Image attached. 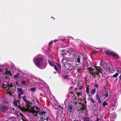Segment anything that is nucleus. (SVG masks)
<instances>
[{
    "label": "nucleus",
    "mask_w": 121,
    "mask_h": 121,
    "mask_svg": "<svg viewBox=\"0 0 121 121\" xmlns=\"http://www.w3.org/2000/svg\"><path fill=\"white\" fill-rule=\"evenodd\" d=\"M24 101L27 104L25 106V110L28 112L32 113L35 116H37L38 112V111L35 110L34 107L31 106V104L29 103V101L26 99Z\"/></svg>",
    "instance_id": "obj_1"
},
{
    "label": "nucleus",
    "mask_w": 121,
    "mask_h": 121,
    "mask_svg": "<svg viewBox=\"0 0 121 121\" xmlns=\"http://www.w3.org/2000/svg\"><path fill=\"white\" fill-rule=\"evenodd\" d=\"M95 69L96 71H95V69H93L91 67H89L87 69V72L93 75L96 74L98 75L99 73L100 72L101 73V68L99 67H96L95 68Z\"/></svg>",
    "instance_id": "obj_2"
},
{
    "label": "nucleus",
    "mask_w": 121,
    "mask_h": 121,
    "mask_svg": "<svg viewBox=\"0 0 121 121\" xmlns=\"http://www.w3.org/2000/svg\"><path fill=\"white\" fill-rule=\"evenodd\" d=\"M39 115L41 116L39 117V121H43L44 120H46L47 121H48V114L46 113V112L44 111L41 112L39 113Z\"/></svg>",
    "instance_id": "obj_3"
},
{
    "label": "nucleus",
    "mask_w": 121,
    "mask_h": 121,
    "mask_svg": "<svg viewBox=\"0 0 121 121\" xmlns=\"http://www.w3.org/2000/svg\"><path fill=\"white\" fill-rule=\"evenodd\" d=\"M13 86L12 85H9L7 83L6 84H4L3 85V87L6 90L7 93L10 95L12 94L11 92H12L11 87Z\"/></svg>",
    "instance_id": "obj_4"
},
{
    "label": "nucleus",
    "mask_w": 121,
    "mask_h": 121,
    "mask_svg": "<svg viewBox=\"0 0 121 121\" xmlns=\"http://www.w3.org/2000/svg\"><path fill=\"white\" fill-rule=\"evenodd\" d=\"M42 59L41 58H36L35 57L34 59V61L36 65L38 67L40 68L42 65Z\"/></svg>",
    "instance_id": "obj_5"
},
{
    "label": "nucleus",
    "mask_w": 121,
    "mask_h": 121,
    "mask_svg": "<svg viewBox=\"0 0 121 121\" xmlns=\"http://www.w3.org/2000/svg\"><path fill=\"white\" fill-rule=\"evenodd\" d=\"M7 104H8L7 102L5 101H3L1 102V105L0 106V110L1 112H4L6 110L4 108V106Z\"/></svg>",
    "instance_id": "obj_6"
},
{
    "label": "nucleus",
    "mask_w": 121,
    "mask_h": 121,
    "mask_svg": "<svg viewBox=\"0 0 121 121\" xmlns=\"http://www.w3.org/2000/svg\"><path fill=\"white\" fill-rule=\"evenodd\" d=\"M11 75V74L10 73V71H7L6 73L3 75V77H4L5 79L8 78V77H9Z\"/></svg>",
    "instance_id": "obj_7"
},
{
    "label": "nucleus",
    "mask_w": 121,
    "mask_h": 121,
    "mask_svg": "<svg viewBox=\"0 0 121 121\" xmlns=\"http://www.w3.org/2000/svg\"><path fill=\"white\" fill-rule=\"evenodd\" d=\"M73 105L71 104H69L68 105V111L70 112H72L73 111Z\"/></svg>",
    "instance_id": "obj_8"
},
{
    "label": "nucleus",
    "mask_w": 121,
    "mask_h": 121,
    "mask_svg": "<svg viewBox=\"0 0 121 121\" xmlns=\"http://www.w3.org/2000/svg\"><path fill=\"white\" fill-rule=\"evenodd\" d=\"M110 69V67L106 63L104 65L103 69H104L106 71H109Z\"/></svg>",
    "instance_id": "obj_9"
},
{
    "label": "nucleus",
    "mask_w": 121,
    "mask_h": 121,
    "mask_svg": "<svg viewBox=\"0 0 121 121\" xmlns=\"http://www.w3.org/2000/svg\"><path fill=\"white\" fill-rule=\"evenodd\" d=\"M19 103V100H14L13 102L14 105L15 106H17Z\"/></svg>",
    "instance_id": "obj_10"
},
{
    "label": "nucleus",
    "mask_w": 121,
    "mask_h": 121,
    "mask_svg": "<svg viewBox=\"0 0 121 121\" xmlns=\"http://www.w3.org/2000/svg\"><path fill=\"white\" fill-rule=\"evenodd\" d=\"M73 50L71 48H69L68 49V51H67V52L68 53H70L71 54H73L74 53L73 52Z\"/></svg>",
    "instance_id": "obj_11"
},
{
    "label": "nucleus",
    "mask_w": 121,
    "mask_h": 121,
    "mask_svg": "<svg viewBox=\"0 0 121 121\" xmlns=\"http://www.w3.org/2000/svg\"><path fill=\"white\" fill-rule=\"evenodd\" d=\"M77 89H76V91H77L76 93L77 94V96L78 97H79L80 96H81L82 95V93L81 92V91H77Z\"/></svg>",
    "instance_id": "obj_12"
},
{
    "label": "nucleus",
    "mask_w": 121,
    "mask_h": 121,
    "mask_svg": "<svg viewBox=\"0 0 121 121\" xmlns=\"http://www.w3.org/2000/svg\"><path fill=\"white\" fill-rule=\"evenodd\" d=\"M80 106V110L83 111L85 108V107L82 104H81L79 106Z\"/></svg>",
    "instance_id": "obj_13"
},
{
    "label": "nucleus",
    "mask_w": 121,
    "mask_h": 121,
    "mask_svg": "<svg viewBox=\"0 0 121 121\" xmlns=\"http://www.w3.org/2000/svg\"><path fill=\"white\" fill-rule=\"evenodd\" d=\"M17 91L19 93V94L21 95H22L24 93L23 91L21 88H19L18 89Z\"/></svg>",
    "instance_id": "obj_14"
},
{
    "label": "nucleus",
    "mask_w": 121,
    "mask_h": 121,
    "mask_svg": "<svg viewBox=\"0 0 121 121\" xmlns=\"http://www.w3.org/2000/svg\"><path fill=\"white\" fill-rule=\"evenodd\" d=\"M80 57L79 55H78V57L77 58L76 60L77 61V62L78 63L80 62Z\"/></svg>",
    "instance_id": "obj_15"
},
{
    "label": "nucleus",
    "mask_w": 121,
    "mask_h": 121,
    "mask_svg": "<svg viewBox=\"0 0 121 121\" xmlns=\"http://www.w3.org/2000/svg\"><path fill=\"white\" fill-rule=\"evenodd\" d=\"M96 91V89L95 88L94 89H92L91 92V94L93 95L95 93V92Z\"/></svg>",
    "instance_id": "obj_16"
},
{
    "label": "nucleus",
    "mask_w": 121,
    "mask_h": 121,
    "mask_svg": "<svg viewBox=\"0 0 121 121\" xmlns=\"http://www.w3.org/2000/svg\"><path fill=\"white\" fill-rule=\"evenodd\" d=\"M89 86H88L87 85H86V93H88V92H89Z\"/></svg>",
    "instance_id": "obj_17"
},
{
    "label": "nucleus",
    "mask_w": 121,
    "mask_h": 121,
    "mask_svg": "<svg viewBox=\"0 0 121 121\" xmlns=\"http://www.w3.org/2000/svg\"><path fill=\"white\" fill-rule=\"evenodd\" d=\"M103 96H104V99H106L108 96V93H106L105 94H104Z\"/></svg>",
    "instance_id": "obj_18"
},
{
    "label": "nucleus",
    "mask_w": 121,
    "mask_h": 121,
    "mask_svg": "<svg viewBox=\"0 0 121 121\" xmlns=\"http://www.w3.org/2000/svg\"><path fill=\"white\" fill-rule=\"evenodd\" d=\"M48 62L49 65L51 66H53L54 65V64L51 62H50L49 60H48Z\"/></svg>",
    "instance_id": "obj_19"
},
{
    "label": "nucleus",
    "mask_w": 121,
    "mask_h": 121,
    "mask_svg": "<svg viewBox=\"0 0 121 121\" xmlns=\"http://www.w3.org/2000/svg\"><path fill=\"white\" fill-rule=\"evenodd\" d=\"M111 54L113 56H115L117 54L115 53L114 52L112 51H111Z\"/></svg>",
    "instance_id": "obj_20"
},
{
    "label": "nucleus",
    "mask_w": 121,
    "mask_h": 121,
    "mask_svg": "<svg viewBox=\"0 0 121 121\" xmlns=\"http://www.w3.org/2000/svg\"><path fill=\"white\" fill-rule=\"evenodd\" d=\"M118 75V74L117 73H116L115 74L113 75V78L116 77Z\"/></svg>",
    "instance_id": "obj_21"
},
{
    "label": "nucleus",
    "mask_w": 121,
    "mask_h": 121,
    "mask_svg": "<svg viewBox=\"0 0 121 121\" xmlns=\"http://www.w3.org/2000/svg\"><path fill=\"white\" fill-rule=\"evenodd\" d=\"M96 99L97 100H98L100 99V97H99V95L98 94H97L96 95Z\"/></svg>",
    "instance_id": "obj_22"
},
{
    "label": "nucleus",
    "mask_w": 121,
    "mask_h": 121,
    "mask_svg": "<svg viewBox=\"0 0 121 121\" xmlns=\"http://www.w3.org/2000/svg\"><path fill=\"white\" fill-rule=\"evenodd\" d=\"M111 51H107L106 52V54L107 55H109L111 54Z\"/></svg>",
    "instance_id": "obj_23"
},
{
    "label": "nucleus",
    "mask_w": 121,
    "mask_h": 121,
    "mask_svg": "<svg viewBox=\"0 0 121 121\" xmlns=\"http://www.w3.org/2000/svg\"><path fill=\"white\" fill-rule=\"evenodd\" d=\"M107 104V103L106 102L104 101V103H103L102 106H105Z\"/></svg>",
    "instance_id": "obj_24"
},
{
    "label": "nucleus",
    "mask_w": 121,
    "mask_h": 121,
    "mask_svg": "<svg viewBox=\"0 0 121 121\" xmlns=\"http://www.w3.org/2000/svg\"><path fill=\"white\" fill-rule=\"evenodd\" d=\"M84 121H89V118L86 117L84 118Z\"/></svg>",
    "instance_id": "obj_25"
},
{
    "label": "nucleus",
    "mask_w": 121,
    "mask_h": 121,
    "mask_svg": "<svg viewBox=\"0 0 121 121\" xmlns=\"http://www.w3.org/2000/svg\"><path fill=\"white\" fill-rule=\"evenodd\" d=\"M30 90L32 91H34L35 90V88H32L30 89Z\"/></svg>",
    "instance_id": "obj_26"
},
{
    "label": "nucleus",
    "mask_w": 121,
    "mask_h": 121,
    "mask_svg": "<svg viewBox=\"0 0 121 121\" xmlns=\"http://www.w3.org/2000/svg\"><path fill=\"white\" fill-rule=\"evenodd\" d=\"M54 68L56 71H58V68L56 66H55L54 67Z\"/></svg>",
    "instance_id": "obj_27"
},
{
    "label": "nucleus",
    "mask_w": 121,
    "mask_h": 121,
    "mask_svg": "<svg viewBox=\"0 0 121 121\" xmlns=\"http://www.w3.org/2000/svg\"><path fill=\"white\" fill-rule=\"evenodd\" d=\"M94 86L96 88H97L99 86L98 85L96 84H95L94 85Z\"/></svg>",
    "instance_id": "obj_28"
},
{
    "label": "nucleus",
    "mask_w": 121,
    "mask_h": 121,
    "mask_svg": "<svg viewBox=\"0 0 121 121\" xmlns=\"http://www.w3.org/2000/svg\"><path fill=\"white\" fill-rule=\"evenodd\" d=\"M21 94H18V98H20L21 97Z\"/></svg>",
    "instance_id": "obj_29"
},
{
    "label": "nucleus",
    "mask_w": 121,
    "mask_h": 121,
    "mask_svg": "<svg viewBox=\"0 0 121 121\" xmlns=\"http://www.w3.org/2000/svg\"><path fill=\"white\" fill-rule=\"evenodd\" d=\"M23 99L24 101H25L26 100V97L25 96H24L23 97Z\"/></svg>",
    "instance_id": "obj_30"
},
{
    "label": "nucleus",
    "mask_w": 121,
    "mask_h": 121,
    "mask_svg": "<svg viewBox=\"0 0 121 121\" xmlns=\"http://www.w3.org/2000/svg\"><path fill=\"white\" fill-rule=\"evenodd\" d=\"M91 102H92V103H95V102L94 101V100L92 98H91Z\"/></svg>",
    "instance_id": "obj_31"
},
{
    "label": "nucleus",
    "mask_w": 121,
    "mask_h": 121,
    "mask_svg": "<svg viewBox=\"0 0 121 121\" xmlns=\"http://www.w3.org/2000/svg\"><path fill=\"white\" fill-rule=\"evenodd\" d=\"M56 64L58 67L60 68H61V66L58 63H57Z\"/></svg>",
    "instance_id": "obj_32"
},
{
    "label": "nucleus",
    "mask_w": 121,
    "mask_h": 121,
    "mask_svg": "<svg viewBox=\"0 0 121 121\" xmlns=\"http://www.w3.org/2000/svg\"><path fill=\"white\" fill-rule=\"evenodd\" d=\"M18 77V75H15L14 76V77L15 78H17Z\"/></svg>",
    "instance_id": "obj_33"
},
{
    "label": "nucleus",
    "mask_w": 121,
    "mask_h": 121,
    "mask_svg": "<svg viewBox=\"0 0 121 121\" xmlns=\"http://www.w3.org/2000/svg\"><path fill=\"white\" fill-rule=\"evenodd\" d=\"M25 82V81H22L21 82V83L22 84H24Z\"/></svg>",
    "instance_id": "obj_34"
},
{
    "label": "nucleus",
    "mask_w": 121,
    "mask_h": 121,
    "mask_svg": "<svg viewBox=\"0 0 121 121\" xmlns=\"http://www.w3.org/2000/svg\"><path fill=\"white\" fill-rule=\"evenodd\" d=\"M54 41L55 42V43L56 42H58V40H54Z\"/></svg>",
    "instance_id": "obj_35"
},
{
    "label": "nucleus",
    "mask_w": 121,
    "mask_h": 121,
    "mask_svg": "<svg viewBox=\"0 0 121 121\" xmlns=\"http://www.w3.org/2000/svg\"><path fill=\"white\" fill-rule=\"evenodd\" d=\"M98 102L99 103H101V101L100 100V99L98 100Z\"/></svg>",
    "instance_id": "obj_36"
},
{
    "label": "nucleus",
    "mask_w": 121,
    "mask_h": 121,
    "mask_svg": "<svg viewBox=\"0 0 121 121\" xmlns=\"http://www.w3.org/2000/svg\"><path fill=\"white\" fill-rule=\"evenodd\" d=\"M118 73H121V70H118Z\"/></svg>",
    "instance_id": "obj_37"
},
{
    "label": "nucleus",
    "mask_w": 121,
    "mask_h": 121,
    "mask_svg": "<svg viewBox=\"0 0 121 121\" xmlns=\"http://www.w3.org/2000/svg\"><path fill=\"white\" fill-rule=\"evenodd\" d=\"M52 43V42L51 41V42H50L49 43V45H50V44H51H51Z\"/></svg>",
    "instance_id": "obj_38"
},
{
    "label": "nucleus",
    "mask_w": 121,
    "mask_h": 121,
    "mask_svg": "<svg viewBox=\"0 0 121 121\" xmlns=\"http://www.w3.org/2000/svg\"><path fill=\"white\" fill-rule=\"evenodd\" d=\"M77 103H78L77 102H75V103H74V104H77Z\"/></svg>",
    "instance_id": "obj_39"
},
{
    "label": "nucleus",
    "mask_w": 121,
    "mask_h": 121,
    "mask_svg": "<svg viewBox=\"0 0 121 121\" xmlns=\"http://www.w3.org/2000/svg\"><path fill=\"white\" fill-rule=\"evenodd\" d=\"M20 115L22 116H23V114L22 113H20Z\"/></svg>",
    "instance_id": "obj_40"
},
{
    "label": "nucleus",
    "mask_w": 121,
    "mask_h": 121,
    "mask_svg": "<svg viewBox=\"0 0 121 121\" xmlns=\"http://www.w3.org/2000/svg\"><path fill=\"white\" fill-rule=\"evenodd\" d=\"M2 69L0 68V72L2 71Z\"/></svg>",
    "instance_id": "obj_41"
},
{
    "label": "nucleus",
    "mask_w": 121,
    "mask_h": 121,
    "mask_svg": "<svg viewBox=\"0 0 121 121\" xmlns=\"http://www.w3.org/2000/svg\"><path fill=\"white\" fill-rule=\"evenodd\" d=\"M120 79H121V74L120 76Z\"/></svg>",
    "instance_id": "obj_42"
},
{
    "label": "nucleus",
    "mask_w": 121,
    "mask_h": 121,
    "mask_svg": "<svg viewBox=\"0 0 121 121\" xmlns=\"http://www.w3.org/2000/svg\"><path fill=\"white\" fill-rule=\"evenodd\" d=\"M96 121H99V118H97V119Z\"/></svg>",
    "instance_id": "obj_43"
},
{
    "label": "nucleus",
    "mask_w": 121,
    "mask_h": 121,
    "mask_svg": "<svg viewBox=\"0 0 121 121\" xmlns=\"http://www.w3.org/2000/svg\"><path fill=\"white\" fill-rule=\"evenodd\" d=\"M83 88V87L81 86V88H80V89H82Z\"/></svg>",
    "instance_id": "obj_44"
},
{
    "label": "nucleus",
    "mask_w": 121,
    "mask_h": 121,
    "mask_svg": "<svg viewBox=\"0 0 121 121\" xmlns=\"http://www.w3.org/2000/svg\"><path fill=\"white\" fill-rule=\"evenodd\" d=\"M76 100V99L75 98H74V101H75V100Z\"/></svg>",
    "instance_id": "obj_45"
},
{
    "label": "nucleus",
    "mask_w": 121,
    "mask_h": 121,
    "mask_svg": "<svg viewBox=\"0 0 121 121\" xmlns=\"http://www.w3.org/2000/svg\"><path fill=\"white\" fill-rule=\"evenodd\" d=\"M72 93H73V92H70V93H71V94H72Z\"/></svg>",
    "instance_id": "obj_46"
},
{
    "label": "nucleus",
    "mask_w": 121,
    "mask_h": 121,
    "mask_svg": "<svg viewBox=\"0 0 121 121\" xmlns=\"http://www.w3.org/2000/svg\"><path fill=\"white\" fill-rule=\"evenodd\" d=\"M74 121H78L77 120H74Z\"/></svg>",
    "instance_id": "obj_47"
},
{
    "label": "nucleus",
    "mask_w": 121,
    "mask_h": 121,
    "mask_svg": "<svg viewBox=\"0 0 121 121\" xmlns=\"http://www.w3.org/2000/svg\"><path fill=\"white\" fill-rule=\"evenodd\" d=\"M62 109H63V108H62Z\"/></svg>",
    "instance_id": "obj_48"
},
{
    "label": "nucleus",
    "mask_w": 121,
    "mask_h": 121,
    "mask_svg": "<svg viewBox=\"0 0 121 121\" xmlns=\"http://www.w3.org/2000/svg\"><path fill=\"white\" fill-rule=\"evenodd\" d=\"M62 51H63L64 50H62ZM62 52H63V51Z\"/></svg>",
    "instance_id": "obj_49"
}]
</instances>
